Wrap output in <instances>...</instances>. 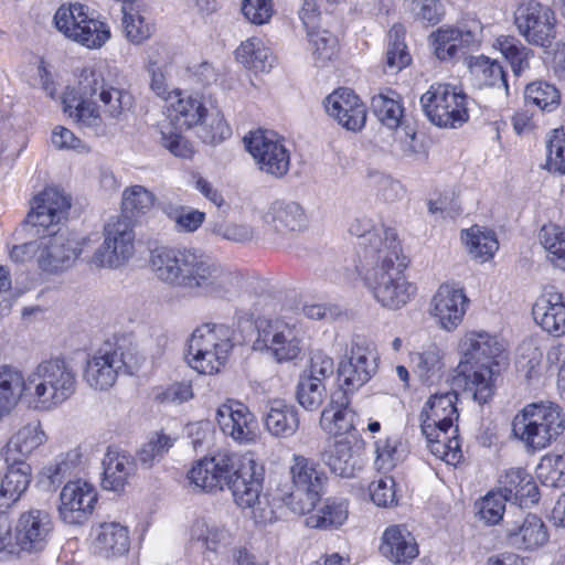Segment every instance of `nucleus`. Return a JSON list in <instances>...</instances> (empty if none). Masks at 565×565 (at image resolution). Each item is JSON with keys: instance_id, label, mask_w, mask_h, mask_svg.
<instances>
[{"instance_id": "obj_1", "label": "nucleus", "mask_w": 565, "mask_h": 565, "mask_svg": "<svg viewBox=\"0 0 565 565\" xmlns=\"http://www.w3.org/2000/svg\"><path fill=\"white\" fill-rule=\"evenodd\" d=\"M70 209V196L55 188H47L34 196L25 226L30 234L40 237L13 246L10 258L15 263L34 260L42 271L50 274L74 266L83 252L84 239L67 231L55 230Z\"/></svg>"}, {"instance_id": "obj_2", "label": "nucleus", "mask_w": 565, "mask_h": 565, "mask_svg": "<svg viewBox=\"0 0 565 565\" xmlns=\"http://www.w3.org/2000/svg\"><path fill=\"white\" fill-rule=\"evenodd\" d=\"M150 265L160 281L195 295L227 298L236 289V275L196 248H156Z\"/></svg>"}, {"instance_id": "obj_3", "label": "nucleus", "mask_w": 565, "mask_h": 565, "mask_svg": "<svg viewBox=\"0 0 565 565\" xmlns=\"http://www.w3.org/2000/svg\"><path fill=\"white\" fill-rule=\"evenodd\" d=\"M76 387V372L64 359L44 360L25 376L17 367L0 366V390L11 411L22 397L35 411H53L70 399Z\"/></svg>"}, {"instance_id": "obj_4", "label": "nucleus", "mask_w": 565, "mask_h": 565, "mask_svg": "<svg viewBox=\"0 0 565 565\" xmlns=\"http://www.w3.org/2000/svg\"><path fill=\"white\" fill-rule=\"evenodd\" d=\"M188 478L191 483L205 491L223 490L227 487L237 505L252 508L256 520H273L271 510H264L259 515L256 512V504H260L263 469L249 454L220 451L212 457H205L193 465Z\"/></svg>"}, {"instance_id": "obj_5", "label": "nucleus", "mask_w": 565, "mask_h": 565, "mask_svg": "<svg viewBox=\"0 0 565 565\" xmlns=\"http://www.w3.org/2000/svg\"><path fill=\"white\" fill-rule=\"evenodd\" d=\"M63 111L78 127L89 129L94 134L103 130V113L110 118L119 119L132 107V96L121 87L106 82L100 73L84 68L77 86L67 87L62 96Z\"/></svg>"}, {"instance_id": "obj_6", "label": "nucleus", "mask_w": 565, "mask_h": 565, "mask_svg": "<svg viewBox=\"0 0 565 565\" xmlns=\"http://www.w3.org/2000/svg\"><path fill=\"white\" fill-rule=\"evenodd\" d=\"M502 350L498 339L484 331H469L459 343V381L479 404L487 403L493 394L492 366L498 365L495 360Z\"/></svg>"}, {"instance_id": "obj_7", "label": "nucleus", "mask_w": 565, "mask_h": 565, "mask_svg": "<svg viewBox=\"0 0 565 565\" xmlns=\"http://www.w3.org/2000/svg\"><path fill=\"white\" fill-rule=\"evenodd\" d=\"M458 395L455 391L436 393L425 403L420 413V429L430 452L456 466L462 458L458 427Z\"/></svg>"}, {"instance_id": "obj_8", "label": "nucleus", "mask_w": 565, "mask_h": 565, "mask_svg": "<svg viewBox=\"0 0 565 565\" xmlns=\"http://www.w3.org/2000/svg\"><path fill=\"white\" fill-rule=\"evenodd\" d=\"M385 253L374 263L361 264L359 275L381 307L398 310L415 297L417 287L404 273L407 262L402 247Z\"/></svg>"}, {"instance_id": "obj_9", "label": "nucleus", "mask_w": 565, "mask_h": 565, "mask_svg": "<svg viewBox=\"0 0 565 565\" xmlns=\"http://www.w3.org/2000/svg\"><path fill=\"white\" fill-rule=\"evenodd\" d=\"M53 530V519L45 510L22 512L13 526L6 516H0V559L19 556L20 553H41L47 546Z\"/></svg>"}, {"instance_id": "obj_10", "label": "nucleus", "mask_w": 565, "mask_h": 565, "mask_svg": "<svg viewBox=\"0 0 565 565\" xmlns=\"http://www.w3.org/2000/svg\"><path fill=\"white\" fill-rule=\"evenodd\" d=\"M206 116L201 96L174 89L169 99L168 117L158 124L161 145L177 157L190 158L193 148L182 136V130L203 124Z\"/></svg>"}, {"instance_id": "obj_11", "label": "nucleus", "mask_w": 565, "mask_h": 565, "mask_svg": "<svg viewBox=\"0 0 565 565\" xmlns=\"http://www.w3.org/2000/svg\"><path fill=\"white\" fill-rule=\"evenodd\" d=\"M235 330L224 323H203L188 341V363L200 374H218L234 349Z\"/></svg>"}, {"instance_id": "obj_12", "label": "nucleus", "mask_w": 565, "mask_h": 565, "mask_svg": "<svg viewBox=\"0 0 565 565\" xmlns=\"http://www.w3.org/2000/svg\"><path fill=\"white\" fill-rule=\"evenodd\" d=\"M565 429L561 407L551 402L526 405L512 422V431L527 448L547 447Z\"/></svg>"}, {"instance_id": "obj_13", "label": "nucleus", "mask_w": 565, "mask_h": 565, "mask_svg": "<svg viewBox=\"0 0 565 565\" xmlns=\"http://www.w3.org/2000/svg\"><path fill=\"white\" fill-rule=\"evenodd\" d=\"M256 330L254 350L267 351L278 363L292 361L300 355L303 332L295 318H259L256 320Z\"/></svg>"}, {"instance_id": "obj_14", "label": "nucleus", "mask_w": 565, "mask_h": 565, "mask_svg": "<svg viewBox=\"0 0 565 565\" xmlns=\"http://www.w3.org/2000/svg\"><path fill=\"white\" fill-rule=\"evenodd\" d=\"M54 23L65 38L87 49H99L110 39L109 25L89 15L88 9L81 3L61 6Z\"/></svg>"}, {"instance_id": "obj_15", "label": "nucleus", "mask_w": 565, "mask_h": 565, "mask_svg": "<svg viewBox=\"0 0 565 565\" xmlns=\"http://www.w3.org/2000/svg\"><path fill=\"white\" fill-rule=\"evenodd\" d=\"M289 473L294 491L288 495L287 504L292 512L306 514L319 501L328 477L315 459L296 454L291 458Z\"/></svg>"}, {"instance_id": "obj_16", "label": "nucleus", "mask_w": 565, "mask_h": 565, "mask_svg": "<svg viewBox=\"0 0 565 565\" xmlns=\"http://www.w3.org/2000/svg\"><path fill=\"white\" fill-rule=\"evenodd\" d=\"M426 117L441 128H457L469 118L467 96L463 90L449 83H435L420 97Z\"/></svg>"}, {"instance_id": "obj_17", "label": "nucleus", "mask_w": 565, "mask_h": 565, "mask_svg": "<svg viewBox=\"0 0 565 565\" xmlns=\"http://www.w3.org/2000/svg\"><path fill=\"white\" fill-rule=\"evenodd\" d=\"M513 23L530 45L548 49L556 39L554 11L536 0H523L514 11Z\"/></svg>"}, {"instance_id": "obj_18", "label": "nucleus", "mask_w": 565, "mask_h": 565, "mask_svg": "<svg viewBox=\"0 0 565 565\" xmlns=\"http://www.w3.org/2000/svg\"><path fill=\"white\" fill-rule=\"evenodd\" d=\"M135 253V231L131 220L111 217L104 227V242L92 257V264L99 268H118Z\"/></svg>"}, {"instance_id": "obj_19", "label": "nucleus", "mask_w": 565, "mask_h": 565, "mask_svg": "<svg viewBox=\"0 0 565 565\" xmlns=\"http://www.w3.org/2000/svg\"><path fill=\"white\" fill-rule=\"evenodd\" d=\"M132 360V354L122 345L106 342L87 358L83 377L96 391L108 390L119 373L130 367Z\"/></svg>"}, {"instance_id": "obj_20", "label": "nucleus", "mask_w": 565, "mask_h": 565, "mask_svg": "<svg viewBox=\"0 0 565 565\" xmlns=\"http://www.w3.org/2000/svg\"><path fill=\"white\" fill-rule=\"evenodd\" d=\"M248 152L257 167L275 178L284 177L290 166V153L285 140L273 130H257L244 138Z\"/></svg>"}, {"instance_id": "obj_21", "label": "nucleus", "mask_w": 565, "mask_h": 565, "mask_svg": "<svg viewBox=\"0 0 565 565\" xmlns=\"http://www.w3.org/2000/svg\"><path fill=\"white\" fill-rule=\"evenodd\" d=\"M379 355L364 342H353L338 365L340 387L348 395L356 393L377 372Z\"/></svg>"}, {"instance_id": "obj_22", "label": "nucleus", "mask_w": 565, "mask_h": 565, "mask_svg": "<svg viewBox=\"0 0 565 565\" xmlns=\"http://www.w3.org/2000/svg\"><path fill=\"white\" fill-rule=\"evenodd\" d=\"M351 235L359 239L362 248V263L367 264L385 255L387 250L401 248L397 234L393 228L365 215L356 216L349 225Z\"/></svg>"}, {"instance_id": "obj_23", "label": "nucleus", "mask_w": 565, "mask_h": 565, "mask_svg": "<svg viewBox=\"0 0 565 565\" xmlns=\"http://www.w3.org/2000/svg\"><path fill=\"white\" fill-rule=\"evenodd\" d=\"M481 33L482 28L477 21L460 26H441L430 35L434 53L440 61L454 60L466 51L478 49Z\"/></svg>"}, {"instance_id": "obj_24", "label": "nucleus", "mask_w": 565, "mask_h": 565, "mask_svg": "<svg viewBox=\"0 0 565 565\" xmlns=\"http://www.w3.org/2000/svg\"><path fill=\"white\" fill-rule=\"evenodd\" d=\"M215 419L221 431L239 445L256 441L259 425L255 414L243 403L228 399L216 409Z\"/></svg>"}, {"instance_id": "obj_25", "label": "nucleus", "mask_w": 565, "mask_h": 565, "mask_svg": "<svg viewBox=\"0 0 565 565\" xmlns=\"http://www.w3.org/2000/svg\"><path fill=\"white\" fill-rule=\"evenodd\" d=\"M96 503L97 492L92 483L81 479L68 481L60 493V516L67 524H82L88 520Z\"/></svg>"}, {"instance_id": "obj_26", "label": "nucleus", "mask_w": 565, "mask_h": 565, "mask_svg": "<svg viewBox=\"0 0 565 565\" xmlns=\"http://www.w3.org/2000/svg\"><path fill=\"white\" fill-rule=\"evenodd\" d=\"M327 114L342 128L358 132L366 122V107L350 88L340 87L328 95L323 102Z\"/></svg>"}, {"instance_id": "obj_27", "label": "nucleus", "mask_w": 565, "mask_h": 565, "mask_svg": "<svg viewBox=\"0 0 565 565\" xmlns=\"http://www.w3.org/2000/svg\"><path fill=\"white\" fill-rule=\"evenodd\" d=\"M468 302L461 288L451 284H443L431 298V315L437 319L441 329L452 331L462 322Z\"/></svg>"}, {"instance_id": "obj_28", "label": "nucleus", "mask_w": 565, "mask_h": 565, "mask_svg": "<svg viewBox=\"0 0 565 565\" xmlns=\"http://www.w3.org/2000/svg\"><path fill=\"white\" fill-rule=\"evenodd\" d=\"M267 235L279 242L290 233L301 232L308 225L303 209L296 202H274L263 215Z\"/></svg>"}, {"instance_id": "obj_29", "label": "nucleus", "mask_w": 565, "mask_h": 565, "mask_svg": "<svg viewBox=\"0 0 565 565\" xmlns=\"http://www.w3.org/2000/svg\"><path fill=\"white\" fill-rule=\"evenodd\" d=\"M47 440L40 422L19 428L7 441L1 456L7 465L26 463V459Z\"/></svg>"}, {"instance_id": "obj_30", "label": "nucleus", "mask_w": 565, "mask_h": 565, "mask_svg": "<svg viewBox=\"0 0 565 565\" xmlns=\"http://www.w3.org/2000/svg\"><path fill=\"white\" fill-rule=\"evenodd\" d=\"M379 551L395 565H408L419 554L416 539L405 525L386 527L382 534Z\"/></svg>"}, {"instance_id": "obj_31", "label": "nucleus", "mask_w": 565, "mask_h": 565, "mask_svg": "<svg viewBox=\"0 0 565 565\" xmlns=\"http://www.w3.org/2000/svg\"><path fill=\"white\" fill-rule=\"evenodd\" d=\"M535 322L547 333L565 334V295L553 287L545 289L532 308Z\"/></svg>"}, {"instance_id": "obj_32", "label": "nucleus", "mask_w": 565, "mask_h": 565, "mask_svg": "<svg viewBox=\"0 0 565 565\" xmlns=\"http://www.w3.org/2000/svg\"><path fill=\"white\" fill-rule=\"evenodd\" d=\"M505 536L508 543L516 550L536 551L548 542L550 533L539 515L529 513L522 520L509 525Z\"/></svg>"}, {"instance_id": "obj_33", "label": "nucleus", "mask_w": 565, "mask_h": 565, "mask_svg": "<svg viewBox=\"0 0 565 565\" xmlns=\"http://www.w3.org/2000/svg\"><path fill=\"white\" fill-rule=\"evenodd\" d=\"M498 490L509 501L520 507H530L537 503L540 499L539 488L531 476L523 468H510L498 479Z\"/></svg>"}, {"instance_id": "obj_34", "label": "nucleus", "mask_w": 565, "mask_h": 565, "mask_svg": "<svg viewBox=\"0 0 565 565\" xmlns=\"http://www.w3.org/2000/svg\"><path fill=\"white\" fill-rule=\"evenodd\" d=\"M355 418L356 414L350 407V395L343 391H334L321 413L320 426L329 435L341 436L354 429Z\"/></svg>"}, {"instance_id": "obj_35", "label": "nucleus", "mask_w": 565, "mask_h": 565, "mask_svg": "<svg viewBox=\"0 0 565 565\" xmlns=\"http://www.w3.org/2000/svg\"><path fill=\"white\" fill-rule=\"evenodd\" d=\"M103 468L102 484L104 489L118 492L124 490L128 479L134 475L136 463L128 452L109 447L103 459Z\"/></svg>"}, {"instance_id": "obj_36", "label": "nucleus", "mask_w": 565, "mask_h": 565, "mask_svg": "<svg viewBox=\"0 0 565 565\" xmlns=\"http://www.w3.org/2000/svg\"><path fill=\"white\" fill-rule=\"evenodd\" d=\"M264 423L271 436L289 438L299 428V412L295 405L284 399H273L267 405Z\"/></svg>"}, {"instance_id": "obj_37", "label": "nucleus", "mask_w": 565, "mask_h": 565, "mask_svg": "<svg viewBox=\"0 0 565 565\" xmlns=\"http://www.w3.org/2000/svg\"><path fill=\"white\" fill-rule=\"evenodd\" d=\"M128 529L117 522L100 524L95 531L94 551L105 558L118 557L129 551Z\"/></svg>"}, {"instance_id": "obj_38", "label": "nucleus", "mask_w": 565, "mask_h": 565, "mask_svg": "<svg viewBox=\"0 0 565 565\" xmlns=\"http://www.w3.org/2000/svg\"><path fill=\"white\" fill-rule=\"evenodd\" d=\"M466 64L478 87L502 88L508 94L507 73L499 61L481 54L467 57Z\"/></svg>"}, {"instance_id": "obj_39", "label": "nucleus", "mask_w": 565, "mask_h": 565, "mask_svg": "<svg viewBox=\"0 0 565 565\" xmlns=\"http://www.w3.org/2000/svg\"><path fill=\"white\" fill-rule=\"evenodd\" d=\"M322 461L332 473L342 478H353L360 469L359 456L347 438L334 440L321 455Z\"/></svg>"}, {"instance_id": "obj_40", "label": "nucleus", "mask_w": 565, "mask_h": 565, "mask_svg": "<svg viewBox=\"0 0 565 565\" xmlns=\"http://www.w3.org/2000/svg\"><path fill=\"white\" fill-rule=\"evenodd\" d=\"M191 541L204 553H221L232 544L233 536L224 526L199 519L191 527Z\"/></svg>"}, {"instance_id": "obj_41", "label": "nucleus", "mask_w": 565, "mask_h": 565, "mask_svg": "<svg viewBox=\"0 0 565 565\" xmlns=\"http://www.w3.org/2000/svg\"><path fill=\"white\" fill-rule=\"evenodd\" d=\"M461 239L469 256L483 264L492 259L499 249V242L493 231L478 225L461 232Z\"/></svg>"}, {"instance_id": "obj_42", "label": "nucleus", "mask_w": 565, "mask_h": 565, "mask_svg": "<svg viewBox=\"0 0 565 565\" xmlns=\"http://www.w3.org/2000/svg\"><path fill=\"white\" fill-rule=\"evenodd\" d=\"M236 60L255 72L269 71L275 63L270 49L262 39L255 36L247 39L237 47Z\"/></svg>"}, {"instance_id": "obj_43", "label": "nucleus", "mask_w": 565, "mask_h": 565, "mask_svg": "<svg viewBox=\"0 0 565 565\" xmlns=\"http://www.w3.org/2000/svg\"><path fill=\"white\" fill-rule=\"evenodd\" d=\"M493 47L504 56L515 76H520L530 68L534 52L515 36L500 35L495 39Z\"/></svg>"}, {"instance_id": "obj_44", "label": "nucleus", "mask_w": 565, "mask_h": 565, "mask_svg": "<svg viewBox=\"0 0 565 565\" xmlns=\"http://www.w3.org/2000/svg\"><path fill=\"white\" fill-rule=\"evenodd\" d=\"M306 524L312 529H332L344 523L348 518V503L343 499H327L317 511L308 512Z\"/></svg>"}, {"instance_id": "obj_45", "label": "nucleus", "mask_w": 565, "mask_h": 565, "mask_svg": "<svg viewBox=\"0 0 565 565\" xmlns=\"http://www.w3.org/2000/svg\"><path fill=\"white\" fill-rule=\"evenodd\" d=\"M405 28L402 24H394L388 32L385 53L386 72L397 73L412 62V56L405 43Z\"/></svg>"}, {"instance_id": "obj_46", "label": "nucleus", "mask_w": 565, "mask_h": 565, "mask_svg": "<svg viewBox=\"0 0 565 565\" xmlns=\"http://www.w3.org/2000/svg\"><path fill=\"white\" fill-rule=\"evenodd\" d=\"M156 202V195L143 185H131L124 190L121 195L122 215L119 217H140L148 214Z\"/></svg>"}, {"instance_id": "obj_47", "label": "nucleus", "mask_w": 565, "mask_h": 565, "mask_svg": "<svg viewBox=\"0 0 565 565\" xmlns=\"http://www.w3.org/2000/svg\"><path fill=\"white\" fill-rule=\"evenodd\" d=\"M7 466L8 471L0 486V495L10 502H15L26 491L31 482L32 469L29 463Z\"/></svg>"}, {"instance_id": "obj_48", "label": "nucleus", "mask_w": 565, "mask_h": 565, "mask_svg": "<svg viewBox=\"0 0 565 565\" xmlns=\"http://www.w3.org/2000/svg\"><path fill=\"white\" fill-rule=\"evenodd\" d=\"M412 362L422 382L433 384L440 379L444 362L441 351L436 345H430L422 352L413 353Z\"/></svg>"}, {"instance_id": "obj_49", "label": "nucleus", "mask_w": 565, "mask_h": 565, "mask_svg": "<svg viewBox=\"0 0 565 565\" xmlns=\"http://www.w3.org/2000/svg\"><path fill=\"white\" fill-rule=\"evenodd\" d=\"M536 477L541 483L548 488L565 486V452L546 454L536 467Z\"/></svg>"}, {"instance_id": "obj_50", "label": "nucleus", "mask_w": 565, "mask_h": 565, "mask_svg": "<svg viewBox=\"0 0 565 565\" xmlns=\"http://www.w3.org/2000/svg\"><path fill=\"white\" fill-rule=\"evenodd\" d=\"M524 99L526 105L534 106L543 111H553L559 105L561 95L554 85L536 81L526 85Z\"/></svg>"}, {"instance_id": "obj_51", "label": "nucleus", "mask_w": 565, "mask_h": 565, "mask_svg": "<svg viewBox=\"0 0 565 565\" xmlns=\"http://www.w3.org/2000/svg\"><path fill=\"white\" fill-rule=\"evenodd\" d=\"M309 50L317 66H323L338 53V39L328 30H316L307 33Z\"/></svg>"}, {"instance_id": "obj_52", "label": "nucleus", "mask_w": 565, "mask_h": 565, "mask_svg": "<svg viewBox=\"0 0 565 565\" xmlns=\"http://www.w3.org/2000/svg\"><path fill=\"white\" fill-rule=\"evenodd\" d=\"M163 212L174 223L175 230L183 233L195 232L205 220L204 212L183 205L168 204Z\"/></svg>"}, {"instance_id": "obj_53", "label": "nucleus", "mask_w": 565, "mask_h": 565, "mask_svg": "<svg viewBox=\"0 0 565 565\" xmlns=\"http://www.w3.org/2000/svg\"><path fill=\"white\" fill-rule=\"evenodd\" d=\"M508 501L498 489L489 491L475 503L476 514L488 525L498 524L503 518Z\"/></svg>"}, {"instance_id": "obj_54", "label": "nucleus", "mask_w": 565, "mask_h": 565, "mask_svg": "<svg viewBox=\"0 0 565 565\" xmlns=\"http://www.w3.org/2000/svg\"><path fill=\"white\" fill-rule=\"evenodd\" d=\"M539 239L551 262L565 260V227L554 223L545 224Z\"/></svg>"}, {"instance_id": "obj_55", "label": "nucleus", "mask_w": 565, "mask_h": 565, "mask_svg": "<svg viewBox=\"0 0 565 565\" xmlns=\"http://www.w3.org/2000/svg\"><path fill=\"white\" fill-rule=\"evenodd\" d=\"M296 397L306 411H318L327 397V386L320 381L313 382L299 376Z\"/></svg>"}, {"instance_id": "obj_56", "label": "nucleus", "mask_w": 565, "mask_h": 565, "mask_svg": "<svg viewBox=\"0 0 565 565\" xmlns=\"http://www.w3.org/2000/svg\"><path fill=\"white\" fill-rule=\"evenodd\" d=\"M122 26L127 39L139 44L150 36V26L145 22L143 17L134 9L132 2L122 4Z\"/></svg>"}, {"instance_id": "obj_57", "label": "nucleus", "mask_w": 565, "mask_h": 565, "mask_svg": "<svg viewBox=\"0 0 565 565\" xmlns=\"http://www.w3.org/2000/svg\"><path fill=\"white\" fill-rule=\"evenodd\" d=\"M372 109L379 120L386 127L397 128L403 117V107L398 100L384 94L372 98Z\"/></svg>"}, {"instance_id": "obj_58", "label": "nucleus", "mask_w": 565, "mask_h": 565, "mask_svg": "<svg viewBox=\"0 0 565 565\" xmlns=\"http://www.w3.org/2000/svg\"><path fill=\"white\" fill-rule=\"evenodd\" d=\"M78 463L79 454L70 451L58 456L53 463L44 467L41 475L50 481L51 486L60 484L64 478L74 472Z\"/></svg>"}, {"instance_id": "obj_59", "label": "nucleus", "mask_w": 565, "mask_h": 565, "mask_svg": "<svg viewBox=\"0 0 565 565\" xmlns=\"http://www.w3.org/2000/svg\"><path fill=\"white\" fill-rule=\"evenodd\" d=\"M546 166L550 171L565 173V132L554 129L546 139Z\"/></svg>"}, {"instance_id": "obj_60", "label": "nucleus", "mask_w": 565, "mask_h": 565, "mask_svg": "<svg viewBox=\"0 0 565 565\" xmlns=\"http://www.w3.org/2000/svg\"><path fill=\"white\" fill-rule=\"evenodd\" d=\"M177 438L163 433H156L141 447L138 458L142 465L151 466L154 460L163 457L173 447Z\"/></svg>"}, {"instance_id": "obj_61", "label": "nucleus", "mask_w": 565, "mask_h": 565, "mask_svg": "<svg viewBox=\"0 0 565 565\" xmlns=\"http://www.w3.org/2000/svg\"><path fill=\"white\" fill-rule=\"evenodd\" d=\"M333 373V359L322 351H315L309 359L308 366L302 371L300 376L313 382L320 381L323 384H327Z\"/></svg>"}, {"instance_id": "obj_62", "label": "nucleus", "mask_w": 565, "mask_h": 565, "mask_svg": "<svg viewBox=\"0 0 565 565\" xmlns=\"http://www.w3.org/2000/svg\"><path fill=\"white\" fill-rule=\"evenodd\" d=\"M242 12L248 21L262 25L270 20L274 9L271 0H242Z\"/></svg>"}, {"instance_id": "obj_63", "label": "nucleus", "mask_w": 565, "mask_h": 565, "mask_svg": "<svg viewBox=\"0 0 565 565\" xmlns=\"http://www.w3.org/2000/svg\"><path fill=\"white\" fill-rule=\"evenodd\" d=\"M369 490L372 501L379 507H388L395 502V481L392 477H381L370 484Z\"/></svg>"}, {"instance_id": "obj_64", "label": "nucleus", "mask_w": 565, "mask_h": 565, "mask_svg": "<svg viewBox=\"0 0 565 565\" xmlns=\"http://www.w3.org/2000/svg\"><path fill=\"white\" fill-rule=\"evenodd\" d=\"M375 466L379 470L390 471L398 461L397 440L384 439L375 443Z\"/></svg>"}]
</instances>
